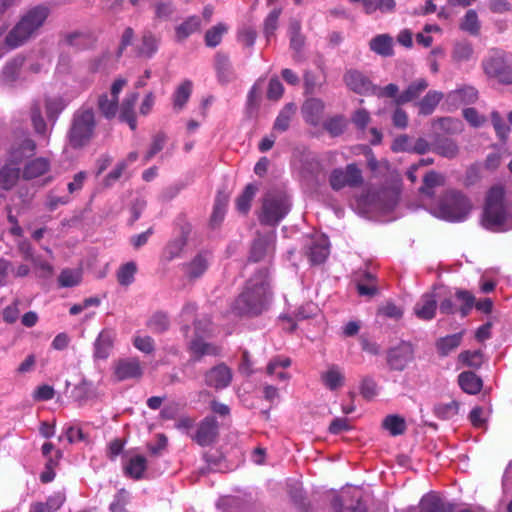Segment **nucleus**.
<instances>
[{
    "mask_svg": "<svg viewBox=\"0 0 512 512\" xmlns=\"http://www.w3.org/2000/svg\"><path fill=\"white\" fill-rule=\"evenodd\" d=\"M419 512H446L445 503L436 493L426 494L420 500Z\"/></svg>",
    "mask_w": 512,
    "mask_h": 512,
    "instance_id": "38",
    "label": "nucleus"
},
{
    "mask_svg": "<svg viewBox=\"0 0 512 512\" xmlns=\"http://www.w3.org/2000/svg\"><path fill=\"white\" fill-rule=\"evenodd\" d=\"M460 388L467 394L475 395L482 389L483 382L474 372L464 371L458 376Z\"/></svg>",
    "mask_w": 512,
    "mask_h": 512,
    "instance_id": "26",
    "label": "nucleus"
},
{
    "mask_svg": "<svg viewBox=\"0 0 512 512\" xmlns=\"http://www.w3.org/2000/svg\"><path fill=\"white\" fill-rule=\"evenodd\" d=\"M160 38L150 30H144L141 36V41L136 48L137 54L140 57L152 58L158 51Z\"/></svg>",
    "mask_w": 512,
    "mask_h": 512,
    "instance_id": "21",
    "label": "nucleus"
},
{
    "mask_svg": "<svg viewBox=\"0 0 512 512\" xmlns=\"http://www.w3.org/2000/svg\"><path fill=\"white\" fill-rule=\"evenodd\" d=\"M363 183L362 170L356 163L348 164L344 169L336 168L332 170L329 176V184L335 191L349 186L359 187Z\"/></svg>",
    "mask_w": 512,
    "mask_h": 512,
    "instance_id": "7",
    "label": "nucleus"
},
{
    "mask_svg": "<svg viewBox=\"0 0 512 512\" xmlns=\"http://www.w3.org/2000/svg\"><path fill=\"white\" fill-rule=\"evenodd\" d=\"M482 66L486 75L496 78L507 66V63L502 53L492 52L483 60Z\"/></svg>",
    "mask_w": 512,
    "mask_h": 512,
    "instance_id": "24",
    "label": "nucleus"
},
{
    "mask_svg": "<svg viewBox=\"0 0 512 512\" xmlns=\"http://www.w3.org/2000/svg\"><path fill=\"white\" fill-rule=\"evenodd\" d=\"M209 267V253L199 252L190 262L183 265L184 272L189 280L200 278Z\"/></svg>",
    "mask_w": 512,
    "mask_h": 512,
    "instance_id": "18",
    "label": "nucleus"
},
{
    "mask_svg": "<svg viewBox=\"0 0 512 512\" xmlns=\"http://www.w3.org/2000/svg\"><path fill=\"white\" fill-rule=\"evenodd\" d=\"M445 286H434L430 293L424 294L415 304L414 313L421 320H431L436 314L437 304L440 303L441 310L446 308L448 303L445 297Z\"/></svg>",
    "mask_w": 512,
    "mask_h": 512,
    "instance_id": "6",
    "label": "nucleus"
},
{
    "mask_svg": "<svg viewBox=\"0 0 512 512\" xmlns=\"http://www.w3.org/2000/svg\"><path fill=\"white\" fill-rule=\"evenodd\" d=\"M97 122L93 108L80 107L71 119L67 132L68 144L73 149L87 146L95 136Z\"/></svg>",
    "mask_w": 512,
    "mask_h": 512,
    "instance_id": "2",
    "label": "nucleus"
},
{
    "mask_svg": "<svg viewBox=\"0 0 512 512\" xmlns=\"http://www.w3.org/2000/svg\"><path fill=\"white\" fill-rule=\"evenodd\" d=\"M193 84L190 80H184L173 93V108L180 111L184 108L192 94Z\"/></svg>",
    "mask_w": 512,
    "mask_h": 512,
    "instance_id": "33",
    "label": "nucleus"
},
{
    "mask_svg": "<svg viewBox=\"0 0 512 512\" xmlns=\"http://www.w3.org/2000/svg\"><path fill=\"white\" fill-rule=\"evenodd\" d=\"M296 106L293 103L286 104L279 112L274 122L273 128L279 132H285L290 126L292 116L295 114Z\"/></svg>",
    "mask_w": 512,
    "mask_h": 512,
    "instance_id": "46",
    "label": "nucleus"
},
{
    "mask_svg": "<svg viewBox=\"0 0 512 512\" xmlns=\"http://www.w3.org/2000/svg\"><path fill=\"white\" fill-rule=\"evenodd\" d=\"M460 28L471 35H477L480 31L478 15L474 10H468L461 21Z\"/></svg>",
    "mask_w": 512,
    "mask_h": 512,
    "instance_id": "54",
    "label": "nucleus"
},
{
    "mask_svg": "<svg viewBox=\"0 0 512 512\" xmlns=\"http://www.w3.org/2000/svg\"><path fill=\"white\" fill-rule=\"evenodd\" d=\"M276 233L271 231L265 235L257 233V238L253 241L249 259L253 262H259L265 256L275 249Z\"/></svg>",
    "mask_w": 512,
    "mask_h": 512,
    "instance_id": "14",
    "label": "nucleus"
},
{
    "mask_svg": "<svg viewBox=\"0 0 512 512\" xmlns=\"http://www.w3.org/2000/svg\"><path fill=\"white\" fill-rule=\"evenodd\" d=\"M146 325L153 333L160 334L169 329L170 320L166 313L158 311L149 318Z\"/></svg>",
    "mask_w": 512,
    "mask_h": 512,
    "instance_id": "49",
    "label": "nucleus"
},
{
    "mask_svg": "<svg viewBox=\"0 0 512 512\" xmlns=\"http://www.w3.org/2000/svg\"><path fill=\"white\" fill-rule=\"evenodd\" d=\"M470 201L459 192L450 193V221H461L470 212Z\"/></svg>",
    "mask_w": 512,
    "mask_h": 512,
    "instance_id": "17",
    "label": "nucleus"
},
{
    "mask_svg": "<svg viewBox=\"0 0 512 512\" xmlns=\"http://www.w3.org/2000/svg\"><path fill=\"white\" fill-rule=\"evenodd\" d=\"M136 101L137 95L132 94L123 100L120 107L119 119L122 122H126L131 130H135L137 127V121L134 112Z\"/></svg>",
    "mask_w": 512,
    "mask_h": 512,
    "instance_id": "28",
    "label": "nucleus"
},
{
    "mask_svg": "<svg viewBox=\"0 0 512 512\" xmlns=\"http://www.w3.org/2000/svg\"><path fill=\"white\" fill-rule=\"evenodd\" d=\"M325 104L321 99L310 98L302 106V115L305 122L311 126H318L321 122Z\"/></svg>",
    "mask_w": 512,
    "mask_h": 512,
    "instance_id": "16",
    "label": "nucleus"
},
{
    "mask_svg": "<svg viewBox=\"0 0 512 512\" xmlns=\"http://www.w3.org/2000/svg\"><path fill=\"white\" fill-rule=\"evenodd\" d=\"M201 19L199 16L193 15L186 18L182 23L175 27L176 42H183L194 33L200 31Z\"/></svg>",
    "mask_w": 512,
    "mask_h": 512,
    "instance_id": "22",
    "label": "nucleus"
},
{
    "mask_svg": "<svg viewBox=\"0 0 512 512\" xmlns=\"http://www.w3.org/2000/svg\"><path fill=\"white\" fill-rule=\"evenodd\" d=\"M280 14H281V9L274 8L265 18L264 34L268 39L274 35V33L278 27V20H279Z\"/></svg>",
    "mask_w": 512,
    "mask_h": 512,
    "instance_id": "59",
    "label": "nucleus"
},
{
    "mask_svg": "<svg viewBox=\"0 0 512 512\" xmlns=\"http://www.w3.org/2000/svg\"><path fill=\"white\" fill-rule=\"evenodd\" d=\"M36 149V144L34 140L31 138L25 136L21 143L19 144V147L13 148L11 151V159L13 162H19L22 160L23 157L27 155H32Z\"/></svg>",
    "mask_w": 512,
    "mask_h": 512,
    "instance_id": "50",
    "label": "nucleus"
},
{
    "mask_svg": "<svg viewBox=\"0 0 512 512\" xmlns=\"http://www.w3.org/2000/svg\"><path fill=\"white\" fill-rule=\"evenodd\" d=\"M81 273L72 269H63L58 277L60 287H74L81 282Z\"/></svg>",
    "mask_w": 512,
    "mask_h": 512,
    "instance_id": "56",
    "label": "nucleus"
},
{
    "mask_svg": "<svg viewBox=\"0 0 512 512\" xmlns=\"http://www.w3.org/2000/svg\"><path fill=\"white\" fill-rule=\"evenodd\" d=\"M192 224L188 221L184 213L179 214L174 220V233L175 237L179 240H184L188 243L189 237L192 233Z\"/></svg>",
    "mask_w": 512,
    "mask_h": 512,
    "instance_id": "48",
    "label": "nucleus"
},
{
    "mask_svg": "<svg viewBox=\"0 0 512 512\" xmlns=\"http://www.w3.org/2000/svg\"><path fill=\"white\" fill-rule=\"evenodd\" d=\"M228 31V26L224 23H218L209 28L204 36L205 45L209 48H215L222 42L223 35Z\"/></svg>",
    "mask_w": 512,
    "mask_h": 512,
    "instance_id": "45",
    "label": "nucleus"
},
{
    "mask_svg": "<svg viewBox=\"0 0 512 512\" xmlns=\"http://www.w3.org/2000/svg\"><path fill=\"white\" fill-rule=\"evenodd\" d=\"M347 124L343 115H335L324 121L323 128L331 137H338L344 133Z\"/></svg>",
    "mask_w": 512,
    "mask_h": 512,
    "instance_id": "43",
    "label": "nucleus"
},
{
    "mask_svg": "<svg viewBox=\"0 0 512 512\" xmlns=\"http://www.w3.org/2000/svg\"><path fill=\"white\" fill-rule=\"evenodd\" d=\"M186 245L187 244L184 243V240L173 238L166 244L163 250L164 259L166 261H172L173 259L180 257Z\"/></svg>",
    "mask_w": 512,
    "mask_h": 512,
    "instance_id": "53",
    "label": "nucleus"
},
{
    "mask_svg": "<svg viewBox=\"0 0 512 512\" xmlns=\"http://www.w3.org/2000/svg\"><path fill=\"white\" fill-rule=\"evenodd\" d=\"M18 179V171L10 167L0 169V189H10Z\"/></svg>",
    "mask_w": 512,
    "mask_h": 512,
    "instance_id": "57",
    "label": "nucleus"
},
{
    "mask_svg": "<svg viewBox=\"0 0 512 512\" xmlns=\"http://www.w3.org/2000/svg\"><path fill=\"white\" fill-rule=\"evenodd\" d=\"M115 338L116 333L113 329H103L94 342V358L101 360L107 359L113 350Z\"/></svg>",
    "mask_w": 512,
    "mask_h": 512,
    "instance_id": "15",
    "label": "nucleus"
},
{
    "mask_svg": "<svg viewBox=\"0 0 512 512\" xmlns=\"http://www.w3.org/2000/svg\"><path fill=\"white\" fill-rule=\"evenodd\" d=\"M382 427L392 436L402 435L406 431L405 419L395 414L388 415L383 419Z\"/></svg>",
    "mask_w": 512,
    "mask_h": 512,
    "instance_id": "47",
    "label": "nucleus"
},
{
    "mask_svg": "<svg viewBox=\"0 0 512 512\" xmlns=\"http://www.w3.org/2000/svg\"><path fill=\"white\" fill-rule=\"evenodd\" d=\"M316 312V306L313 303H306L302 306H300L295 314L294 318L288 315H284L281 317L282 320H286L288 323H290L289 331L293 332L296 329V322L295 321H301L305 319L311 318L313 315H315Z\"/></svg>",
    "mask_w": 512,
    "mask_h": 512,
    "instance_id": "40",
    "label": "nucleus"
},
{
    "mask_svg": "<svg viewBox=\"0 0 512 512\" xmlns=\"http://www.w3.org/2000/svg\"><path fill=\"white\" fill-rule=\"evenodd\" d=\"M137 273V265L135 262L130 261L122 264L116 271L117 281L121 286L128 287L135 281Z\"/></svg>",
    "mask_w": 512,
    "mask_h": 512,
    "instance_id": "44",
    "label": "nucleus"
},
{
    "mask_svg": "<svg viewBox=\"0 0 512 512\" xmlns=\"http://www.w3.org/2000/svg\"><path fill=\"white\" fill-rule=\"evenodd\" d=\"M143 374L144 368L138 357L120 358L114 363L113 375L118 382L140 380Z\"/></svg>",
    "mask_w": 512,
    "mask_h": 512,
    "instance_id": "9",
    "label": "nucleus"
},
{
    "mask_svg": "<svg viewBox=\"0 0 512 512\" xmlns=\"http://www.w3.org/2000/svg\"><path fill=\"white\" fill-rule=\"evenodd\" d=\"M456 298L461 301L460 312L463 317L467 316L471 309L474 307L475 296L466 290L456 292Z\"/></svg>",
    "mask_w": 512,
    "mask_h": 512,
    "instance_id": "60",
    "label": "nucleus"
},
{
    "mask_svg": "<svg viewBox=\"0 0 512 512\" xmlns=\"http://www.w3.org/2000/svg\"><path fill=\"white\" fill-rule=\"evenodd\" d=\"M290 204L284 195L267 194L262 203L259 222L262 225L276 226L289 212Z\"/></svg>",
    "mask_w": 512,
    "mask_h": 512,
    "instance_id": "5",
    "label": "nucleus"
},
{
    "mask_svg": "<svg viewBox=\"0 0 512 512\" xmlns=\"http://www.w3.org/2000/svg\"><path fill=\"white\" fill-rule=\"evenodd\" d=\"M218 421L213 416H207L197 426L196 432L190 437L200 446L205 447L214 443L218 437Z\"/></svg>",
    "mask_w": 512,
    "mask_h": 512,
    "instance_id": "10",
    "label": "nucleus"
},
{
    "mask_svg": "<svg viewBox=\"0 0 512 512\" xmlns=\"http://www.w3.org/2000/svg\"><path fill=\"white\" fill-rule=\"evenodd\" d=\"M24 58L21 56L15 57L10 62H8L3 71H2V79L5 82H13L15 81L20 73V70L24 64Z\"/></svg>",
    "mask_w": 512,
    "mask_h": 512,
    "instance_id": "52",
    "label": "nucleus"
},
{
    "mask_svg": "<svg viewBox=\"0 0 512 512\" xmlns=\"http://www.w3.org/2000/svg\"><path fill=\"white\" fill-rule=\"evenodd\" d=\"M329 255V245L322 241L321 243H314L310 248V260L314 264L323 263Z\"/></svg>",
    "mask_w": 512,
    "mask_h": 512,
    "instance_id": "55",
    "label": "nucleus"
},
{
    "mask_svg": "<svg viewBox=\"0 0 512 512\" xmlns=\"http://www.w3.org/2000/svg\"><path fill=\"white\" fill-rule=\"evenodd\" d=\"M356 289L360 296H375L378 293L376 276L369 271H363L357 279Z\"/></svg>",
    "mask_w": 512,
    "mask_h": 512,
    "instance_id": "25",
    "label": "nucleus"
},
{
    "mask_svg": "<svg viewBox=\"0 0 512 512\" xmlns=\"http://www.w3.org/2000/svg\"><path fill=\"white\" fill-rule=\"evenodd\" d=\"M267 287L263 282H248L244 290L234 300L231 310L238 316H257L266 304Z\"/></svg>",
    "mask_w": 512,
    "mask_h": 512,
    "instance_id": "3",
    "label": "nucleus"
},
{
    "mask_svg": "<svg viewBox=\"0 0 512 512\" xmlns=\"http://www.w3.org/2000/svg\"><path fill=\"white\" fill-rule=\"evenodd\" d=\"M64 100L61 97H46L45 110L46 115L53 123L57 120L58 116L65 109Z\"/></svg>",
    "mask_w": 512,
    "mask_h": 512,
    "instance_id": "51",
    "label": "nucleus"
},
{
    "mask_svg": "<svg viewBox=\"0 0 512 512\" xmlns=\"http://www.w3.org/2000/svg\"><path fill=\"white\" fill-rule=\"evenodd\" d=\"M491 121L497 135L503 140L506 139L510 132V128L497 111L492 112Z\"/></svg>",
    "mask_w": 512,
    "mask_h": 512,
    "instance_id": "64",
    "label": "nucleus"
},
{
    "mask_svg": "<svg viewBox=\"0 0 512 512\" xmlns=\"http://www.w3.org/2000/svg\"><path fill=\"white\" fill-rule=\"evenodd\" d=\"M415 359V347L409 341H401L387 350V365L392 371H404Z\"/></svg>",
    "mask_w": 512,
    "mask_h": 512,
    "instance_id": "8",
    "label": "nucleus"
},
{
    "mask_svg": "<svg viewBox=\"0 0 512 512\" xmlns=\"http://www.w3.org/2000/svg\"><path fill=\"white\" fill-rule=\"evenodd\" d=\"M30 118L36 134L46 137L47 124L42 116L41 104L38 101L33 102L30 108Z\"/></svg>",
    "mask_w": 512,
    "mask_h": 512,
    "instance_id": "42",
    "label": "nucleus"
},
{
    "mask_svg": "<svg viewBox=\"0 0 512 512\" xmlns=\"http://www.w3.org/2000/svg\"><path fill=\"white\" fill-rule=\"evenodd\" d=\"M97 108L104 118L111 120L119 110V100L107 93H102L98 96Z\"/></svg>",
    "mask_w": 512,
    "mask_h": 512,
    "instance_id": "27",
    "label": "nucleus"
},
{
    "mask_svg": "<svg viewBox=\"0 0 512 512\" xmlns=\"http://www.w3.org/2000/svg\"><path fill=\"white\" fill-rule=\"evenodd\" d=\"M166 136L164 133H157L152 140L149 151L144 156V162H149L158 152H160L165 144Z\"/></svg>",
    "mask_w": 512,
    "mask_h": 512,
    "instance_id": "63",
    "label": "nucleus"
},
{
    "mask_svg": "<svg viewBox=\"0 0 512 512\" xmlns=\"http://www.w3.org/2000/svg\"><path fill=\"white\" fill-rule=\"evenodd\" d=\"M189 352L191 358L182 366L185 370L192 363L201 361L204 356H218L221 353V348L215 344L204 341L201 337L194 338L189 344Z\"/></svg>",
    "mask_w": 512,
    "mask_h": 512,
    "instance_id": "13",
    "label": "nucleus"
},
{
    "mask_svg": "<svg viewBox=\"0 0 512 512\" xmlns=\"http://www.w3.org/2000/svg\"><path fill=\"white\" fill-rule=\"evenodd\" d=\"M257 192V186L249 183L245 186L243 192L236 199V209L239 213L247 215L251 208V202Z\"/></svg>",
    "mask_w": 512,
    "mask_h": 512,
    "instance_id": "37",
    "label": "nucleus"
},
{
    "mask_svg": "<svg viewBox=\"0 0 512 512\" xmlns=\"http://www.w3.org/2000/svg\"><path fill=\"white\" fill-rule=\"evenodd\" d=\"M111 60V53L106 51L100 55L92 58L88 63V70L91 73L107 70L108 64Z\"/></svg>",
    "mask_w": 512,
    "mask_h": 512,
    "instance_id": "58",
    "label": "nucleus"
},
{
    "mask_svg": "<svg viewBox=\"0 0 512 512\" xmlns=\"http://www.w3.org/2000/svg\"><path fill=\"white\" fill-rule=\"evenodd\" d=\"M65 42L69 46L85 50L94 44L95 39L91 33L75 31L65 35Z\"/></svg>",
    "mask_w": 512,
    "mask_h": 512,
    "instance_id": "31",
    "label": "nucleus"
},
{
    "mask_svg": "<svg viewBox=\"0 0 512 512\" xmlns=\"http://www.w3.org/2000/svg\"><path fill=\"white\" fill-rule=\"evenodd\" d=\"M232 371L224 363L218 364L204 374L205 384L215 390H222L228 387L232 381Z\"/></svg>",
    "mask_w": 512,
    "mask_h": 512,
    "instance_id": "12",
    "label": "nucleus"
},
{
    "mask_svg": "<svg viewBox=\"0 0 512 512\" xmlns=\"http://www.w3.org/2000/svg\"><path fill=\"white\" fill-rule=\"evenodd\" d=\"M473 55V48L470 43L462 41L454 46L453 57L456 61H467Z\"/></svg>",
    "mask_w": 512,
    "mask_h": 512,
    "instance_id": "61",
    "label": "nucleus"
},
{
    "mask_svg": "<svg viewBox=\"0 0 512 512\" xmlns=\"http://www.w3.org/2000/svg\"><path fill=\"white\" fill-rule=\"evenodd\" d=\"M146 469L147 460L142 455H136L131 457L127 464L124 466L125 474L135 480L142 479Z\"/></svg>",
    "mask_w": 512,
    "mask_h": 512,
    "instance_id": "30",
    "label": "nucleus"
},
{
    "mask_svg": "<svg viewBox=\"0 0 512 512\" xmlns=\"http://www.w3.org/2000/svg\"><path fill=\"white\" fill-rule=\"evenodd\" d=\"M215 69L220 83L227 84L236 79V74L229 59L225 53L218 52L215 55Z\"/></svg>",
    "mask_w": 512,
    "mask_h": 512,
    "instance_id": "19",
    "label": "nucleus"
},
{
    "mask_svg": "<svg viewBox=\"0 0 512 512\" xmlns=\"http://www.w3.org/2000/svg\"><path fill=\"white\" fill-rule=\"evenodd\" d=\"M343 81L353 92L360 95L375 94L377 87L372 84L367 76L356 69L346 71Z\"/></svg>",
    "mask_w": 512,
    "mask_h": 512,
    "instance_id": "11",
    "label": "nucleus"
},
{
    "mask_svg": "<svg viewBox=\"0 0 512 512\" xmlns=\"http://www.w3.org/2000/svg\"><path fill=\"white\" fill-rule=\"evenodd\" d=\"M484 362L483 354L480 350H466L461 352L457 357L458 368L469 367L477 369Z\"/></svg>",
    "mask_w": 512,
    "mask_h": 512,
    "instance_id": "36",
    "label": "nucleus"
},
{
    "mask_svg": "<svg viewBox=\"0 0 512 512\" xmlns=\"http://www.w3.org/2000/svg\"><path fill=\"white\" fill-rule=\"evenodd\" d=\"M228 204V198L225 195L218 194L214 206L213 211L210 216V226L212 228L218 227L224 220L226 209Z\"/></svg>",
    "mask_w": 512,
    "mask_h": 512,
    "instance_id": "41",
    "label": "nucleus"
},
{
    "mask_svg": "<svg viewBox=\"0 0 512 512\" xmlns=\"http://www.w3.org/2000/svg\"><path fill=\"white\" fill-rule=\"evenodd\" d=\"M426 79L419 78L411 82L408 87L395 99V105L401 106L419 98V96L428 88Z\"/></svg>",
    "mask_w": 512,
    "mask_h": 512,
    "instance_id": "20",
    "label": "nucleus"
},
{
    "mask_svg": "<svg viewBox=\"0 0 512 512\" xmlns=\"http://www.w3.org/2000/svg\"><path fill=\"white\" fill-rule=\"evenodd\" d=\"M50 168V163L45 158H36L27 163L23 170V177L27 180L44 175Z\"/></svg>",
    "mask_w": 512,
    "mask_h": 512,
    "instance_id": "32",
    "label": "nucleus"
},
{
    "mask_svg": "<svg viewBox=\"0 0 512 512\" xmlns=\"http://www.w3.org/2000/svg\"><path fill=\"white\" fill-rule=\"evenodd\" d=\"M504 194V187L500 185L493 186L488 191L483 215V223L487 228L493 229L504 222Z\"/></svg>",
    "mask_w": 512,
    "mask_h": 512,
    "instance_id": "4",
    "label": "nucleus"
},
{
    "mask_svg": "<svg viewBox=\"0 0 512 512\" xmlns=\"http://www.w3.org/2000/svg\"><path fill=\"white\" fill-rule=\"evenodd\" d=\"M369 48L382 57H390L394 54L393 38L389 34H379L370 40Z\"/></svg>",
    "mask_w": 512,
    "mask_h": 512,
    "instance_id": "23",
    "label": "nucleus"
},
{
    "mask_svg": "<svg viewBox=\"0 0 512 512\" xmlns=\"http://www.w3.org/2000/svg\"><path fill=\"white\" fill-rule=\"evenodd\" d=\"M49 16V9L43 5L28 10L9 31L5 44L15 49L25 44L43 26Z\"/></svg>",
    "mask_w": 512,
    "mask_h": 512,
    "instance_id": "1",
    "label": "nucleus"
},
{
    "mask_svg": "<svg viewBox=\"0 0 512 512\" xmlns=\"http://www.w3.org/2000/svg\"><path fill=\"white\" fill-rule=\"evenodd\" d=\"M445 179L442 175L435 171H429L423 178V184L419 188V192L428 197H433L434 188L443 186Z\"/></svg>",
    "mask_w": 512,
    "mask_h": 512,
    "instance_id": "39",
    "label": "nucleus"
},
{
    "mask_svg": "<svg viewBox=\"0 0 512 512\" xmlns=\"http://www.w3.org/2000/svg\"><path fill=\"white\" fill-rule=\"evenodd\" d=\"M133 345L137 350L145 354H152L155 351V342L150 336H135Z\"/></svg>",
    "mask_w": 512,
    "mask_h": 512,
    "instance_id": "62",
    "label": "nucleus"
},
{
    "mask_svg": "<svg viewBox=\"0 0 512 512\" xmlns=\"http://www.w3.org/2000/svg\"><path fill=\"white\" fill-rule=\"evenodd\" d=\"M321 380L328 389L336 390L343 386L345 378L340 368L332 365L326 372L321 374Z\"/></svg>",
    "mask_w": 512,
    "mask_h": 512,
    "instance_id": "35",
    "label": "nucleus"
},
{
    "mask_svg": "<svg viewBox=\"0 0 512 512\" xmlns=\"http://www.w3.org/2000/svg\"><path fill=\"white\" fill-rule=\"evenodd\" d=\"M443 93L430 90L420 101L416 103L419 108V114L428 116L431 115L440 101L443 99Z\"/></svg>",
    "mask_w": 512,
    "mask_h": 512,
    "instance_id": "29",
    "label": "nucleus"
},
{
    "mask_svg": "<svg viewBox=\"0 0 512 512\" xmlns=\"http://www.w3.org/2000/svg\"><path fill=\"white\" fill-rule=\"evenodd\" d=\"M453 104L457 106L474 103L478 98V93L471 86H463L450 93Z\"/></svg>",
    "mask_w": 512,
    "mask_h": 512,
    "instance_id": "34",
    "label": "nucleus"
}]
</instances>
